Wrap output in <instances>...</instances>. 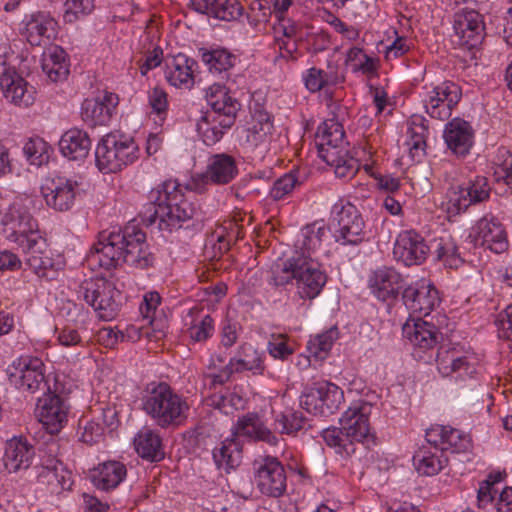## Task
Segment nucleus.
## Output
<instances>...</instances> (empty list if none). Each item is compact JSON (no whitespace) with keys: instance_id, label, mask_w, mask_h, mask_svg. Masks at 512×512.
Wrapping results in <instances>:
<instances>
[{"instance_id":"nucleus-1","label":"nucleus","mask_w":512,"mask_h":512,"mask_svg":"<svg viewBox=\"0 0 512 512\" xmlns=\"http://www.w3.org/2000/svg\"><path fill=\"white\" fill-rule=\"evenodd\" d=\"M33 203V197L28 194L16 195L1 214L0 232L22 252L25 264L39 279L52 281L64 270L66 260L49 246L32 215Z\"/></svg>"},{"instance_id":"nucleus-2","label":"nucleus","mask_w":512,"mask_h":512,"mask_svg":"<svg viewBox=\"0 0 512 512\" xmlns=\"http://www.w3.org/2000/svg\"><path fill=\"white\" fill-rule=\"evenodd\" d=\"M88 260L105 269L116 267L120 263L145 268L151 264L152 257L145 233L135 226H127L124 230L113 228L111 231H102Z\"/></svg>"},{"instance_id":"nucleus-3","label":"nucleus","mask_w":512,"mask_h":512,"mask_svg":"<svg viewBox=\"0 0 512 512\" xmlns=\"http://www.w3.org/2000/svg\"><path fill=\"white\" fill-rule=\"evenodd\" d=\"M271 284L285 287L295 284L297 294L303 300H313L322 292L327 275L319 262L309 256H291L271 269Z\"/></svg>"},{"instance_id":"nucleus-4","label":"nucleus","mask_w":512,"mask_h":512,"mask_svg":"<svg viewBox=\"0 0 512 512\" xmlns=\"http://www.w3.org/2000/svg\"><path fill=\"white\" fill-rule=\"evenodd\" d=\"M138 145L127 134L110 132L104 135L95 148V163L101 173H115L138 158Z\"/></svg>"},{"instance_id":"nucleus-5","label":"nucleus","mask_w":512,"mask_h":512,"mask_svg":"<svg viewBox=\"0 0 512 512\" xmlns=\"http://www.w3.org/2000/svg\"><path fill=\"white\" fill-rule=\"evenodd\" d=\"M279 134L274 125L273 116L264 109H254L249 127L239 136L240 146L254 159L263 160L271 152H276Z\"/></svg>"},{"instance_id":"nucleus-6","label":"nucleus","mask_w":512,"mask_h":512,"mask_svg":"<svg viewBox=\"0 0 512 512\" xmlns=\"http://www.w3.org/2000/svg\"><path fill=\"white\" fill-rule=\"evenodd\" d=\"M84 193L81 181L64 175L48 176L40 185V195L46 207L58 213L71 211Z\"/></svg>"},{"instance_id":"nucleus-7","label":"nucleus","mask_w":512,"mask_h":512,"mask_svg":"<svg viewBox=\"0 0 512 512\" xmlns=\"http://www.w3.org/2000/svg\"><path fill=\"white\" fill-rule=\"evenodd\" d=\"M79 295L104 321L114 319L121 305L120 291L112 280L105 277L85 279L80 285Z\"/></svg>"},{"instance_id":"nucleus-8","label":"nucleus","mask_w":512,"mask_h":512,"mask_svg":"<svg viewBox=\"0 0 512 512\" xmlns=\"http://www.w3.org/2000/svg\"><path fill=\"white\" fill-rule=\"evenodd\" d=\"M330 225L335 241L341 245H357L364 239L363 217L357 207L345 199L333 204Z\"/></svg>"},{"instance_id":"nucleus-9","label":"nucleus","mask_w":512,"mask_h":512,"mask_svg":"<svg viewBox=\"0 0 512 512\" xmlns=\"http://www.w3.org/2000/svg\"><path fill=\"white\" fill-rule=\"evenodd\" d=\"M7 379L20 392L36 393L46 384V365L40 357L21 354L6 367Z\"/></svg>"},{"instance_id":"nucleus-10","label":"nucleus","mask_w":512,"mask_h":512,"mask_svg":"<svg viewBox=\"0 0 512 512\" xmlns=\"http://www.w3.org/2000/svg\"><path fill=\"white\" fill-rule=\"evenodd\" d=\"M420 96L425 112L431 118L444 121L452 115L462 91L458 84L447 80L436 85H424Z\"/></svg>"},{"instance_id":"nucleus-11","label":"nucleus","mask_w":512,"mask_h":512,"mask_svg":"<svg viewBox=\"0 0 512 512\" xmlns=\"http://www.w3.org/2000/svg\"><path fill=\"white\" fill-rule=\"evenodd\" d=\"M344 402V392L336 384L319 381L305 389L300 397V405L308 413L328 417L336 413Z\"/></svg>"},{"instance_id":"nucleus-12","label":"nucleus","mask_w":512,"mask_h":512,"mask_svg":"<svg viewBox=\"0 0 512 512\" xmlns=\"http://www.w3.org/2000/svg\"><path fill=\"white\" fill-rule=\"evenodd\" d=\"M436 364L443 377H451L457 381L476 380L479 375V359L472 351L441 347L437 353Z\"/></svg>"},{"instance_id":"nucleus-13","label":"nucleus","mask_w":512,"mask_h":512,"mask_svg":"<svg viewBox=\"0 0 512 512\" xmlns=\"http://www.w3.org/2000/svg\"><path fill=\"white\" fill-rule=\"evenodd\" d=\"M181 187L177 179H167L162 183V193L165 194L162 201V223L169 230L181 228L195 214L193 204L185 199Z\"/></svg>"},{"instance_id":"nucleus-14","label":"nucleus","mask_w":512,"mask_h":512,"mask_svg":"<svg viewBox=\"0 0 512 512\" xmlns=\"http://www.w3.org/2000/svg\"><path fill=\"white\" fill-rule=\"evenodd\" d=\"M253 479L260 493L267 497L280 498L287 490V474L278 458L265 456L253 463Z\"/></svg>"},{"instance_id":"nucleus-15","label":"nucleus","mask_w":512,"mask_h":512,"mask_svg":"<svg viewBox=\"0 0 512 512\" xmlns=\"http://www.w3.org/2000/svg\"><path fill=\"white\" fill-rule=\"evenodd\" d=\"M71 405L67 398L44 393L37 401L36 416L45 431L51 435L60 433L68 424Z\"/></svg>"},{"instance_id":"nucleus-16","label":"nucleus","mask_w":512,"mask_h":512,"mask_svg":"<svg viewBox=\"0 0 512 512\" xmlns=\"http://www.w3.org/2000/svg\"><path fill=\"white\" fill-rule=\"evenodd\" d=\"M491 187L485 176H474L448 191V210L453 213L466 211L471 205L489 199Z\"/></svg>"},{"instance_id":"nucleus-17","label":"nucleus","mask_w":512,"mask_h":512,"mask_svg":"<svg viewBox=\"0 0 512 512\" xmlns=\"http://www.w3.org/2000/svg\"><path fill=\"white\" fill-rule=\"evenodd\" d=\"M273 34L279 57L285 60H297L298 42L308 39L312 32L311 27L286 18L274 23Z\"/></svg>"},{"instance_id":"nucleus-18","label":"nucleus","mask_w":512,"mask_h":512,"mask_svg":"<svg viewBox=\"0 0 512 512\" xmlns=\"http://www.w3.org/2000/svg\"><path fill=\"white\" fill-rule=\"evenodd\" d=\"M160 294L157 291L148 292L144 295L143 302L140 305L141 325L139 327L131 325L123 331L125 340L132 342L145 337L149 342L157 343L160 331L159 318Z\"/></svg>"},{"instance_id":"nucleus-19","label":"nucleus","mask_w":512,"mask_h":512,"mask_svg":"<svg viewBox=\"0 0 512 512\" xmlns=\"http://www.w3.org/2000/svg\"><path fill=\"white\" fill-rule=\"evenodd\" d=\"M372 405L365 400L353 401L340 418V425L347 436L356 440L360 446L364 443L374 442L375 436L371 431L370 415Z\"/></svg>"},{"instance_id":"nucleus-20","label":"nucleus","mask_w":512,"mask_h":512,"mask_svg":"<svg viewBox=\"0 0 512 512\" xmlns=\"http://www.w3.org/2000/svg\"><path fill=\"white\" fill-rule=\"evenodd\" d=\"M118 105V94L100 90L84 99L80 108L81 117L91 126H108L117 113Z\"/></svg>"},{"instance_id":"nucleus-21","label":"nucleus","mask_w":512,"mask_h":512,"mask_svg":"<svg viewBox=\"0 0 512 512\" xmlns=\"http://www.w3.org/2000/svg\"><path fill=\"white\" fill-rule=\"evenodd\" d=\"M453 29V42L460 47L472 49L483 39V16L475 9L464 7L455 13Z\"/></svg>"},{"instance_id":"nucleus-22","label":"nucleus","mask_w":512,"mask_h":512,"mask_svg":"<svg viewBox=\"0 0 512 512\" xmlns=\"http://www.w3.org/2000/svg\"><path fill=\"white\" fill-rule=\"evenodd\" d=\"M19 32L32 46L53 41L58 34V22L48 12L36 11L25 14L19 23Z\"/></svg>"},{"instance_id":"nucleus-23","label":"nucleus","mask_w":512,"mask_h":512,"mask_svg":"<svg viewBox=\"0 0 512 512\" xmlns=\"http://www.w3.org/2000/svg\"><path fill=\"white\" fill-rule=\"evenodd\" d=\"M410 314L428 316L440 304L439 292L428 279L421 278L408 285L402 294Z\"/></svg>"},{"instance_id":"nucleus-24","label":"nucleus","mask_w":512,"mask_h":512,"mask_svg":"<svg viewBox=\"0 0 512 512\" xmlns=\"http://www.w3.org/2000/svg\"><path fill=\"white\" fill-rule=\"evenodd\" d=\"M264 360L263 352L249 343H243L226 363L222 374L216 378L220 382H228L235 373L251 372L253 375H262L265 370Z\"/></svg>"},{"instance_id":"nucleus-25","label":"nucleus","mask_w":512,"mask_h":512,"mask_svg":"<svg viewBox=\"0 0 512 512\" xmlns=\"http://www.w3.org/2000/svg\"><path fill=\"white\" fill-rule=\"evenodd\" d=\"M430 247L424 238L414 230L401 231L394 243L393 256L405 266L420 265L428 257Z\"/></svg>"},{"instance_id":"nucleus-26","label":"nucleus","mask_w":512,"mask_h":512,"mask_svg":"<svg viewBox=\"0 0 512 512\" xmlns=\"http://www.w3.org/2000/svg\"><path fill=\"white\" fill-rule=\"evenodd\" d=\"M475 244L494 253H502L508 247L507 233L501 221L492 214L480 218L473 228Z\"/></svg>"},{"instance_id":"nucleus-27","label":"nucleus","mask_w":512,"mask_h":512,"mask_svg":"<svg viewBox=\"0 0 512 512\" xmlns=\"http://www.w3.org/2000/svg\"><path fill=\"white\" fill-rule=\"evenodd\" d=\"M0 89L7 102L20 108H28L36 100L35 88L11 69H5L0 76Z\"/></svg>"},{"instance_id":"nucleus-28","label":"nucleus","mask_w":512,"mask_h":512,"mask_svg":"<svg viewBox=\"0 0 512 512\" xmlns=\"http://www.w3.org/2000/svg\"><path fill=\"white\" fill-rule=\"evenodd\" d=\"M402 286L403 277L393 267H379L368 277L370 293L382 302L390 303L396 300Z\"/></svg>"},{"instance_id":"nucleus-29","label":"nucleus","mask_w":512,"mask_h":512,"mask_svg":"<svg viewBox=\"0 0 512 512\" xmlns=\"http://www.w3.org/2000/svg\"><path fill=\"white\" fill-rule=\"evenodd\" d=\"M426 441L435 445L444 453H464L472 448L469 434L452 426L434 425L426 431Z\"/></svg>"},{"instance_id":"nucleus-30","label":"nucleus","mask_w":512,"mask_h":512,"mask_svg":"<svg viewBox=\"0 0 512 512\" xmlns=\"http://www.w3.org/2000/svg\"><path fill=\"white\" fill-rule=\"evenodd\" d=\"M35 450L26 437L13 436L4 444L3 467L8 473L27 470L34 459Z\"/></svg>"},{"instance_id":"nucleus-31","label":"nucleus","mask_w":512,"mask_h":512,"mask_svg":"<svg viewBox=\"0 0 512 512\" xmlns=\"http://www.w3.org/2000/svg\"><path fill=\"white\" fill-rule=\"evenodd\" d=\"M162 61L165 63V78L171 86L179 89H191L193 87L195 72L198 67L194 59L178 53L162 58Z\"/></svg>"},{"instance_id":"nucleus-32","label":"nucleus","mask_w":512,"mask_h":512,"mask_svg":"<svg viewBox=\"0 0 512 512\" xmlns=\"http://www.w3.org/2000/svg\"><path fill=\"white\" fill-rule=\"evenodd\" d=\"M189 405L182 396L162 382V429H176L183 426L188 418Z\"/></svg>"},{"instance_id":"nucleus-33","label":"nucleus","mask_w":512,"mask_h":512,"mask_svg":"<svg viewBox=\"0 0 512 512\" xmlns=\"http://www.w3.org/2000/svg\"><path fill=\"white\" fill-rule=\"evenodd\" d=\"M231 432L236 439L245 437L250 440L266 442L270 446H276L279 443L278 437L265 426L258 413L255 412H248L239 417Z\"/></svg>"},{"instance_id":"nucleus-34","label":"nucleus","mask_w":512,"mask_h":512,"mask_svg":"<svg viewBox=\"0 0 512 512\" xmlns=\"http://www.w3.org/2000/svg\"><path fill=\"white\" fill-rule=\"evenodd\" d=\"M127 476L124 463L108 460L99 463L89 472V479L93 486L101 491H110L117 488Z\"/></svg>"},{"instance_id":"nucleus-35","label":"nucleus","mask_w":512,"mask_h":512,"mask_svg":"<svg viewBox=\"0 0 512 512\" xmlns=\"http://www.w3.org/2000/svg\"><path fill=\"white\" fill-rule=\"evenodd\" d=\"M444 140L447 147L457 156H466L474 142V131L469 122L454 118L445 125Z\"/></svg>"},{"instance_id":"nucleus-36","label":"nucleus","mask_w":512,"mask_h":512,"mask_svg":"<svg viewBox=\"0 0 512 512\" xmlns=\"http://www.w3.org/2000/svg\"><path fill=\"white\" fill-rule=\"evenodd\" d=\"M316 146L320 158L327 153H337L346 149L343 125L336 119H327L319 125L316 132Z\"/></svg>"},{"instance_id":"nucleus-37","label":"nucleus","mask_w":512,"mask_h":512,"mask_svg":"<svg viewBox=\"0 0 512 512\" xmlns=\"http://www.w3.org/2000/svg\"><path fill=\"white\" fill-rule=\"evenodd\" d=\"M206 101L211 106L212 112L225 116L224 126L233 125L240 104L228 92L225 86L215 83L206 89Z\"/></svg>"},{"instance_id":"nucleus-38","label":"nucleus","mask_w":512,"mask_h":512,"mask_svg":"<svg viewBox=\"0 0 512 512\" xmlns=\"http://www.w3.org/2000/svg\"><path fill=\"white\" fill-rule=\"evenodd\" d=\"M91 150V140L86 131L70 128L59 140L61 155L70 161H83Z\"/></svg>"},{"instance_id":"nucleus-39","label":"nucleus","mask_w":512,"mask_h":512,"mask_svg":"<svg viewBox=\"0 0 512 512\" xmlns=\"http://www.w3.org/2000/svg\"><path fill=\"white\" fill-rule=\"evenodd\" d=\"M427 122L421 115H412L410 118L404 146L413 162H420L426 154V139L429 134Z\"/></svg>"},{"instance_id":"nucleus-40","label":"nucleus","mask_w":512,"mask_h":512,"mask_svg":"<svg viewBox=\"0 0 512 512\" xmlns=\"http://www.w3.org/2000/svg\"><path fill=\"white\" fill-rule=\"evenodd\" d=\"M41 67L52 82H62L70 72V61L66 51L59 45L50 46L42 54Z\"/></svg>"},{"instance_id":"nucleus-41","label":"nucleus","mask_w":512,"mask_h":512,"mask_svg":"<svg viewBox=\"0 0 512 512\" xmlns=\"http://www.w3.org/2000/svg\"><path fill=\"white\" fill-rule=\"evenodd\" d=\"M448 463V458L435 445H423L413 455L415 469L422 475L438 474Z\"/></svg>"},{"instance_id":"nucleus-42","label":"nucleus","mask_w":512,"mask_h":512,"mask_svg":"<svg viewBox=\"0 0 512 512\" xmlns=\"http://www.w3.org/2000/svg\"><path fill=\"white\" fill-rule=\"evenodd\" d=\"M402 334L413 346L424 350L434 347L438 342L436 327L422 319L407 321L402 327Z\"/></svg>"},{"instance_id":"nucleus-43","label":"nucleus","mask_w":512,"mask_h":512,"mask_svg":"<svg viewBox=\"0 0 512 512\" xmlns=\"http://www.w3.org/2000/svg\"><path fill=\"white\" fill-rule=\"evenodd\" d=\"M206 171L212 184L225 185L238 175V166L233 156L218 153L209 157Z\"/></svg>"},{"instance_id":"nucleus-44","label":"nucleus","mask_w":512,"mask_h":512,"mask_svg":"<svg viewBox=\"0 0 512 512\" xmlns=\"http://www.w3.org/2000/svg\"><path fill=\"white\" fill-rule=\"evenodd\" d=\"M185 325L189 338L193 342H205L214 334V321L209 314H203V308L195 305L188 310Z\"/></svg>"},{"instance_id":"nucleus-45","label":"nucleus","mask_w":512,"mask_h":512,"mask_svg":"<svg viewBox=\"0 0 512 512\" xmlns=\"http://www.w3.org/2000/svg\"><path fill=\"white\" fill-rule=\"evenodd\" d=\"M327 228L323 221H315L307 224L301 229L300 239L296 244V251L293 256L313 257L321 248Z\"/></svg>"},{"instance_id":"nucleus-46","label":"nucleus","mask_w":512,"mask_h":512,"mask_svg":"<svg viewBox=\"0 0 512 512\" xmlns=\"http://www.w3.org/2000/svg\"><path fill=\"white\" fill-rule=\"evenodd\" d=\"M213 459L219 469L229 473L238 467L242 460V444L232 435L213 450Z\"/></svg>"},{"instance_id":"nucleus-47","label":"nucleus","mask_w":512,"mask_h":512,"mask_svg":"<svg viewBox=\"0 0 512 512\" xmlns=\"http://www.w3.org/2000/svg\"><path fill=\"white\" fill-rule=\"evenodd\" d=\"M322 438L327 446L342 457H352L356 454L360 445L356 440L347 436L343 427H328L322 431Z\"/></svg>"},{"instance_id":"nucleus-48","label":"nucleus","mask_w":512,"mask_h":512,"mask_svg":"<svg viewBox=\"0 0 512 512\" xmlns=\"http://www.w3.org/2000/svg\"><path fill=\"white\" fill-rule=\"evenodd\" d=\"M133 445L139 457L153 462L160 452V435L144 427L134 436Z\"/></svg>"},{"instance_id":"nucleus-49","label":"nucleus","mask_w":512,"mask_h":512,"mask_svg":"<svg viewBox=\"0 0 512 512\" xmlns=\"http://www.w3.org/2000/svg\"><path fill=\"white\" fill-rule=\"evenodd\" d=\"M305 88L311 92L316 93L326 86H334L342 82V76L338 74L337 70L330 69L328 71L312 67L307 69L302 76Z\"/></svg>"},{"instance_id":"nucleus-50","label":"nucleus","mask_w":512,"mask_h":512,"mask_svg":"<svg viewBox=\"0 0 512 512\" xmlns=\"http://www.w3.org/2000/svg\"><path fill=\"white\" fill-rule=\"evenodd\" d=\"M22 152L29 165L41 167L49 162L52 147L43 138L32 136L24 142Z\"/></svg>"},{"instance_id":"nucleus-51","label":"nucleus","mask_w":512,"mask_h":512,"mask_svg":"<svg viewBox=\"0 0 512 512\" xmlns=\"http://www.w3.org/2000/svg\"><path fill=\"white\" fill-rule=\"evenodd\" d=\"M224 120L225 116L207 114L198 122V133L206 145L216 144L223 137L225 131L232 127V125L224 126Z\"/></svg>"},{"instance_id":"nucleus-52","label":"nucleus","mask_w":512,"mask_h":512,"mask_svg":"<svg viewBox=\"0 0 512 512\" xmlns=\"http://www.w3.org/2000/svg\"><path fill=\"white\" fill-rule=\"evenodd\" d=\"M321 159L334 168L335 175L339 178H352L360 167L358 160L349 155L347 148L334 154L327 153Z\"/></svg>"},{"instance_id":"nucleus-53","label":"nucleus","mask_w":512,"mask_h":512,"mask_svg":"<svg viewBox=\"0 0 512 512\" xmlns=\"http://www.w3.org/2000/svg\"><path fill=\"white\" fill-rule=\"evenodd\" d=\"M437 259L450 268H457L463 263L455 240L450 235L435 238L432 243Z\"/></svg>"},{"instance_id":"nucleus-54","label":"nucleus","mask_w":512,"mask_h":512,"mask_svg":"<svg viewBox=\"0 0 512 512\" xmlns=\"http://www.w3.org/2000/svg\"><path fill=\"white\" fill-rule=\"evenodd\" d=\"M200 52L202 62L213 74L226 72L234 65L235 57L226 49H201Z\"/></svg>"},{"instance_id":"nucleus-55","label":"nucleus","mask_w":512,"mask_h":512,"mask_svg":"<svg viewBox=\"0 0 512 512\" xmlns=\"http://www.w3.org/2000/svg\"><path fill=\"white\" fill-rule=\"evenodd\" d=\"M337 338L338 330L335 327L311 338L307 343V350L310 356L315 359H325Z\"/></svg>"},{"instance_id":"nucleus-56","label":"nucleus","mask_w":512,"mask_h":512,"mask_svg":"<svg viewBox=\"0 0 512 512\" xmlns=\"http://www.w3.org/2000/svg\"><path fill=\"white\" fill-rule=\"evenodd\" d=\"M95 9V0H66L64 2L63 21L68 24L90 15Z\"/></svg>"},{"instance_id":"nucleus-57","label":"nucleus","mask_w":512,"mask_h":512,"mask_svg":"<svg viewBox=\"0 0 512 512\" xmlns=\"http://www.w3.org/2000/svg\"><path fill=\"white\" fill-rule=\"evenodd\" d=\"M58 315L65 319L67 324L86 325L89 312L81 304L72 300H61L58 305Z\"/></svg>"},{"instance_id":"nucleus-58","label":"nucleus","mask_w":512,"mask_h":512,"mask_svg":"<svg viewBox=\"0 0 512 512\" xmlns=\"http://www.w3.org/2000/svg\"><path fill=\"white\" fill-rule=\"evenodd\" d=\"M141 406L143 411L155 419L160 420V383L153 381L149 383L141 397Z\"/></svg>"},{"instance_id":"nucleus-59","label":"nucleus","mask_w":512,"mask_h":512,"mask_svg":"<svg viewBox=\"0 0 512 512\" xmlns=\"http://www.w3.org/2000/svg\"><path fill=\"white\" fill-rule=\"evenodd\" d=\"M304 423L305 418L299 411L286 410L275 417V428L282 434H296Z\"/></svg>"},{"instance_id":"nucleus-60","label":"nucleus","mask_w":512,"mask_h":512,"mask_svg":"<svg viewBox=\"0 0 512 512\" xmlns=\"http://www.w3.org/2000/svg\"><path fill=\"white\" fill-rule=\"evenodd\" d=\"M212 17L223 21L237 20L243 11V7L238 0H213Z\"/></svg>"},{"instance_id":"nucleus-61","label":"nucleus","mask_w":512,"mask_h":512,"mask_svg":"<svg viewBox=\"0 0 512 512\" xmlns=\"http://www.w3.org/2000/svg\"><path fill=\"white\" fill-rule=\"evenodd\" d=\"M347 60L352 63L354 71L372 73L377 69L376 61L367 55L362 48L352 47L347 52Z\"/></svg>"},{"instance_id":"nucleus-62","label":"nucleus","mask_w":512,"mask_h":512,"mask_svg":"<svg viewBox=\"0 0 512 512\" xmlns=\"http://www.w3.org/2000/svg\"><path fill=\"white\" fill-rule=\"evenodd\" d=\"M298 184L300 182L295 173H286L274 182L270 189V197L275 201L284 199L292 193Z\"/></svg>"},{"instance_id":"nucleus-63","label":"nucleus","mask_w":512,"mask_h":512,"mask_svg":"<svg viewBox=\"0 0 512 512\" xmlns=\"http://www.w3.org/2000/svg\"><path fill=\"white\" fill-rule=\"evenodd\" d=\"M267 350L271 357L279 360H286L294 353V348L289 344L285 334H272L267 344Z\"/></svg>"},{"instance_id":"nucleus-64","label":"nucleus","mask_w":512,"mask_h":512,"mask_svg":"<svg viewBox=\"0 0 512 512\" xmlns=\"http://www.w3.org/2000/svg\"><path fill=\"white\" fill-rule=\"evenodd\" d=\"M160 211V188H153L148 194V201L140 212L142 222L149 226L156 222Z\"/></svg>"}]
</instances>
